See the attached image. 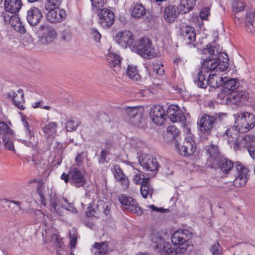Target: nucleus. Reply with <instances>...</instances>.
I'll return each mask as SVG.
<instances>
[{
    "mask_svg": "<svg viewBox=\"0 0 255 255\" xmlns=\"http://www.w3.org/2000/svg\"><path fill=\"white\" fill-rule=\"evenodd\" d=\"M192 233L187 229H180L171 235V241L173 247L169 242H166L164 238L158 233H153L151 235L152 246L163 255H188L192 250L190 239Z\"/></svg>",
    "mask_w": 255,
    "mask_h": 255,
    "instance_id": "1",
    "label": "nucleus"
},
{
    "mask_svg": "<svg viewBox=\"0 0 255 255\" xmlns=\"http://www.w3.org/2000/svg\"><path fill=\"white\" fill-rule=\"evenodd\" d=\"M226 114L215 113L212 115L204 114L198 119L197 125L203 133L209 135L213 129L219 128L222 124Z\"/></svg>",
    "mask_w": 255,
    "mask_h": 255,
    "instance_id": "2",
    "label": "nucleus"
},
{
    "mask_svg": "<svg viewBox=\"0 0 255 255\" xmlns=\"http://www.w3.org/2000/svg\"><path fill=\"white\" fill-rule=\"evenodd\" d=\"M132 51L144 58L150 59L155 56V50L151 40L147 37H143L134 41L131 47Z\"/></svg>",
    "mask_w": 255,
    "mask_h": 255,
    "instance_id": "3",
    "label": "nucleus"
},
{
    "mask_svg": "<svg viewBox=\"0 0 255 255\" xmlns=\"http://www.w3.org/2000/svg\"><path fill=\"white\" fill-rule=\"evenodd\" d=\"M60 178L65 183H69L76 188L84 187L87 183L85 171L78 167H71L67 173L63 172Z\"/></svg>",
    "mask_w": 255,
    "mask_h": 255,
    "instance_id": "4",
    "label": "nucleus"
},
{
    "mask_svg": "<svg viewBox=\"0 0 255 255\" xmlns=\"http://www.w3.org/2000/svg\"><path fill=\"white\" fill-rule=\"evenodd\" d=\"M217 53L218 56L217 58L209 56L204 59L203 61V63L206 64V66H208L211 73L224 72L229 67V62L227 54L226 53H219L218 52Z\"/></svg>",
    "mask_w": 255,
    "mask_h": 255,
    "instance_id": "5",
    "label": "nucleus"
},
{
    "mask_svg": "<svg viewBox=\"0 0 255 255\" xmlns=\"http://www.w3.org/2000/svg\"><path fill=\"white\" fill-rule=\"evenodd\" d=\"M238 122L239 131L246 132L253 128L255 126V116L248 112L242 113L238 115L236 123Z\"/></svg>",
    "mask_w": 255,
    "mask_h": 255,
    "instance_id": "6",
    "label": "nucleus"
},
{
    "mask_svg": "<svg viewBox=\"0 0 255 255\" xmlns=\"http://www.w3.org/2000/svg\"><path fill=\"white\" fill-rule=\"evenodd\" d=\"M175 147L180 154L185 157L192 155L196 149V143L191 136H188L185 139L182 145L178 141L175 143Z\"/></svg>",
    "mask_w": 255,
    "mask_h": 255,
    "instance_id": "7",
    "label": "nucleus"
},
{
    "mask_svg": "<svg viewBox=\"0 0 255 255\" xmlns=\"http://www.w3.org/2000/svg\"><path fill=\"white\" fill-rule=\"evenodd\" d=\"M119 201L128 211L135 214L137 216H140L143 214L142 209L138 206L136 201L132 197L122 194L119 197Z\"/></svg>",
    "mask_w": 255,
    "mask_h": 255,
    "instance_id": "8",
    "label": "nucleus"
},
{
    "mask_svg": "<svg viewBox=\"0 0 255 255\" xmlns=\"http://www.w3.org/2000/svg\"><path fill=\"white\" fill-rule=\"evenodd\" d=\"M39 35L41 43L47 45L51 43L56 39L57 32L51 26L43 24L40 25Z\"/></svg>",
    "mask_w": 255,
    "mask_h": 255,
    "instance_id": "9",
    "label": "nucleus"
},
{
    "mask_svg": "<svg viewBox=\"0 0 255 255\" xmlns=\"http://www.w3.org/2000/svg\"><path fill=\"white\" fill-rule=\"evenodd\" d=\"M235 167L238 175L234 180V185L237 188L243 187L246 185L248 180L249 169L240 162H235Z\"/></svg>",
    "mask_w": 255,
    "mask_h": 255,
    "instance_id": "10",
    "label": "nucleus"
},
{
    "mask_svg": "<svg viewBox=\"0 0 255 255\" xmlns=\"http://www.w3.org/2000/svg\"><path fill=\"white\" fill-rule=\"evenodd\" d=\"M99 17V23L104 28H109L115 21V14L109 9L105 8L99 10L97 12Z\"/></svg>",
    "mask_w": 255,
    "mask_h": 255,
    "instance_id": "11",
    "label": "nucleus"
},
{
    "mask_svg": "<svg viewBox=\"0 0 255 255\" xmlns=\"http://www.w3.org/2000/svg\"><path fill=\"white\" fill-rule=\"evenodd\" d=\"M134 36L129 30H124L119 32L115 37V41L122 47L126 48L128 46L130 48L134 42Z\"/></svg>",
    "mask_w": 255,
    "mask_h": 255,
    "instance_id": "12",
    "label": "nucleus"
},
{
    "mask_svg": "<svg viewBox=\"0 0 255 255\" xmlns=\"http://www.w3.org/2000/svg\"><path fill=\"white\" fill-rule=\"evenodd\" d=\"M149 116L151 121L155 125L161 126L166 120V114L162 106L154 105L150 110Z\"/></svg>",
    "mask_w": 255,
    "mask_h": 255,
    "instance_id": "13",
    "label": "nucleus"
},
{
    "mask_svg": "<svg viewBox=\"0 0 255 255\" xmlns=\"http://www.w3.org/2000/svg\"><path fill=\"white\" fill-rule=\"evenodd\" d=\"M140 164L148 171L156 173L160 165L155 157L150 154H143L139 157Z\"/></svg>",
    "mask_w": 255,
    "mask_h": 255,
    "instance_id": "14",
    "label": "nucleus"
},
{
    "mask_svg": "<svg viewBox=\"0 0 255 255\" xmlns=\"http://www.w3.org/2000/svg\"><path fill=\"white\" fill-rule=\"evenodd\" d=\"M209 69L206 64L202 62L197 75L193 77V81L198 88L206 89L208 86L206 74L211 73Z\"/></svg>",
    "mask_w": 255,
    "mask_h": 255,
    "instance_id": "15",
    "label": "nucleus"
},
{
    "mask_svg": "<svg viewBox=\"0 0 255 255\" xmlns=\"http://www.w3.org/2000/svg\"><path fill=\"white\" fill-rule=\"evenodd\" d=\"M249 99L248 93L240 89V88L234 92L227 96L226 101L235 105L242 104L246 102Z\"/></svg>",
    "mask_w": 255,
    "mask_h": 255,
    "instance_id": "16",
    "label": "nucleus"
},
{
    "mask_svg": "<svg viewBox=\"0 0 255 255\" xmlns=\"http://www.w3.org/2000/svg\"><path fill=\"white\" fill-rule=\"evenodd\" d=\"M7 98L11 99L13 105L19 110L25 109V107L23 106L25 100L22 90L19 89L16 92L13 90L9 92L7 94Z\"/></svg>",
    "mask_w": 255,
    "mask_h": 255,
    "instance_id": "17",
    "label": "nucleus"
},
{
    "mask_svg": "<svg viewBox=\"0 0 255 255\" xmlns=\"http://www.w3.org/2000/svg\"><path fill=\"white\" fill-rule=\"evenodd\" d=\"M43 17L42 13L39 8L32 7L27 11L26 18L28 23L32 26L38 24Z\"/></svg>",
    "mask_w": 255,
    "mask_h": 255,
    "instance_id": "18",
    "label": "nucleus"
},
{
    "mask_svg": "<svg viewBox=\"0 0 255 255\" xmlns=\"http://www.w3.org/2000/svg\"><path fill=\"white\" fill-rule=\"evenodd\" d=\"M46 16L49 22L56 23L63 21L66 18V13L64 9L57 8L48 11Z\"/></svg>",
    "mask_w": 255,
    "mask_h": 255,
    "instance_id": "19",
    "label": "nucleus"
},
{
    "mask_svg": "<svg viewBox=\"0 0 255 255\" xmlns=\"http://www.w3.org/2000/svg\"><path fill=\"white\" fill-rule=\"evenodd\" d=\"M180 34L188 44H194L196 40L195 29L191 26H186L180 29Z\"/></svg>",
    "mask_w": 255,
    "mask_h": 255,
    "instance_id": "20",
    "label": "nucleus"
},
{
    "mask_svg": "<svg viewBox=\"0 0 255 255\" xmlns=\"http://www.w3.org/2000/svg\"><path fill=\"white\" fill-rule=\"evenodd\" d=\"M240 83L238 80L230 78L227 80H223L222 92L225 94V98L230 95L239 88Z\"/></svg>",
    "mask_w": 255,
    "mask_h": 255,
    "instance_id": "21",
    "label": "nucleus"
},
{
    "mask_svg": "<svg viewBox=\"0 0 255 255\" xmlns=\"http://www.w3.org/2000/svg\"><path fill=\"white\" fill-rule=\"evenodd\" d=\"M149 178H145L143 174H136L133 177V180L136 184H140V193L144 198H146L149 192L148 181Z\"/></svg>",
    "mask_w": 255,
    "mask_h": 255,
    "instance_id": "22",
    "label": "nucleus"
},
{
    "mask_svg": "<svg viewBox=\"0 0 255 255\" xmlns=\"http://www.w3.org/2000/svg\"><path fill=\"white\" fill-rule=\"evenodd\" d=\"M180 13H183V12L180 11L179 5L176 6L173 5L167 6L164 11V17L165 20L169 23L174 21L175 19Z\"/></svg>",
    "mask_w": 255,
    "mask_h": 255,
    "instance_id": "23",
    "label": "nucleus"
},
{
    "mask_svg": "<svg viewBox=\"0 0 255 255\" xmlns=\"http://www.w3.org/2000/svg\"><path fill=\"white\" fill-rule=\"evenodd\" d=\"M62 201L67 203L69 205V207L73 208L72 204H69L68 203V200L65 198H59L58 197L56 194H51L49 198V202L50 204L51 209L53 210H56V208L59 205L61 208H64L67 210H70V209H68L65 205L63 204Z\"/></svg>",
    "mask_w": 255,
    "mask_h": 255,
    "instance_id": "24",
    "label": "nucleus"
},
{
    "mask_svg": "<svg viewBox=\"0 0 255 255\" xmlns=\"http://www.w3.org/2000/svg\"><path fill=\"white\" fill-rule=\"evenodd\" d=\"M4 4L6 11L15 14L21 8L22 3L21 0H5Z\"/></svg>",
    "mask_w": 255,
    "mask_h": 255,
    "instance_id": "25",
    "label": "nucleus"
},
{
    "mask_svg": "<svg viewBox=\"0 0 255 255\" xmlns=\"http://www.w3.org/2000/svg\"><path fill=\"white\" fill-rule=\"evenodd\" d=\"M206 151L209 155L210 160L214 163L219 162L220 159L223 156L219 150L218 146L211 144L206 147Z\"/></svg>",
    "mask_w": 255,
    "mask_h": 255,
    "instance_id": "26",
    "label": "nucleus"
},
{
    "mask_svg": "<svg viewBox=\"0 0 255 255\" xmlns=\"http://www.w3.org/2000/svg\"><path fill=\"white\" fill-rule=\"evenodd\" d=\"M146 13V9L141 3H133L131 6V16L135 19H139Z\"/></svg>",
    "mask_w": 255,
    "mask_h": 255,
    "instance_id": "27",
    "label": "nucleus"
},
{
    "mask_svg": "<svg viewBox=\"0 0 255 255\" xmlns=\"http://www.w3.org/2000/svg\"><path fill=\"white\" fill-rule=\"evenodd\" d=\"M208 86L214 89L222 86L223 84V78L222 77L216 76V73H210L207 78Z\"/></svg>",
    "mask_w": 255,
    "mask_h": 255,
    "instance_id": "28",
    "label": "nucleus"
},
{
    "mask_svg": "<svg viewBox=\"0 0 255 255\" xmlns=\"http://www.w3.org/2000/svg\"><path fill=\"white\" fill-rule=\"evenodd\" d=\"M221 170L225 174H227L233 168L234 164L233 162L227 157L222 156L219 160V162H216Z\"/></svg>",
    "mask_w": 255,
    "mask_h": 255,
    "instance_id": "29",
    "label": "nucleus"
},
{
    "mask_svg": "<svg viewBox=\"0 0 255 255\" xmlns=\"http://www.w3.org/2000/svg\"><path fill=\"white\" fill-rule=\"evenodd\" d=\"M197 0H181L179 4L180 11L187 13L193 9Z\"/></svg>",
    "mask_w": 255,
    "mask_h": 255,
    "instance_id": "30",
    "label": "nucleus"
},
{
    "mask_svg": "<svg viewBox=\"0 0 255 255\" xmlns=\"http://www.w3.org/2000/svg\"><path fill=\"white\" fill-rule=\"evenodd\" d=\"M129 122L133 126L140 128H144L146 127L145 120L140 112L130 118Z\"/></svg>",
    "mask_w": 255,
    "mask_h": 255,
    "instance_id": "31",
    "label": "nucleus"
},
{
    "mask_svg": "<svg viewBox=\"0 0 255 255\" xmlns=\"http://www.w3.org/2000/svg\"><path fill=\"white\" fill-rule=\"evenodd\" d=\"M246 25L248 32L255 31V12H250L247 14Z\"/></svg>",
    "mask_w": 255,
    "mask_h": 255,
    "instance_id": "32",
    "label": "nucleus"
},
{
    "mask_svg": "<svg viewBox=\"0 0 255 255\" xmlns=\"http://www.w3.org/2000/svg\"><path fill=\"white\" fill-rule=\"evenodd\" d=\"M57 127V124L56 122H51L44 126L42 128V130L44 133L47 135V137H53L56 134Z\"/></svg>",
    "mask_w": 255,
    "mask_h": 255,
    "instance_id": "33",
    "label": "nucleus"
},
{
    "mask_svg": "<svg viewBox=\"0 0 255 255\" xmlns=\"http://www.w3.org/2000/svg\"><path fill=\"white\" fill-rule=\"evenodd\" d=\"M179 107L177 105H170L167 109L166 114L168 118L173 123L177 122V114Z\"/></svg>",
    "mask_w": 255,
    "mask_h": 255,
    "instance_id": "34",
    "label": "nucleus"
},
{
    "mask_svg": "<svg viewBox=\"0 0 255 255\" xmlns=\"http://www.w3.org/2000/svg\"><path fill=\"white\" fill-rule=\"evenodd\" d=\"M167 135L169 137L171 138L175 143L178 142L179 138L180 131L179 129L174 125L168 126L167 128Z\"/></svg>",
    "mask_w": 255,
    "mask_h": 255,
    "instance_id": "35",
    "label": "nucleus"
},
{
    "mask_svg": "<svg viewBox=\"0 0 255 255\" xmlns=\"http://www.w3.org/2000/svg\"><path fill=\"white\" fill-rule=\"evenodd\" d=\"M107 60L110 66L115 68L114 69L115 71L120 70V64L121 62V58L119 55L113 54L107 59Z\"/></svg>",
    "mask_w": 255,
    "mask_h": 255,
    "instance_id": "36",
    "label": "nucleus"
},
{
    "mask_svg": "<svg viewBox=\"0 0 255 255\" xmlns=\"http://www.w3.org/2000/svg\"><path fill=\"white\" fill-rule=\"evenodd\" d=\"M127 74L128 77L131 80L138 81L140 79V76L138 74L136 67L135 66L128 65Z\"/></svg>",
    "mask_w": 255,
    "mask_h": 255,
    "instance_id": "37",
    "label": "nucleus"
},
{
    "mask_svg": "<svg viewBox=\"0 0 255 255\" xmlns=\"http://www.w3.org/2000/svg\"><path fill=\"white\" fill-rule=\"evenodd\" d=\"M93 248L98 250V255H105L108 250V242L105 241L101 243L96 242L93 246Z\"/></svg>",
    "mask_w": 255,
    "mask_h": 255,
    "instance_id": "38",
    "label": "nucleus"
},
{
    "mask_svg": "<svg viewBox=\"0 0 255 255\" xmlns=\"http://www.w3.org/2000/svg\"><path fill=\"white\" fill-rule=\"evenodd\" d=\"M239 131V127L238 125L236 126H234L228 128L225 132L224 136H226L228 137V140H231V138H236L234 136H237Z\"/></svg>",
    "mask_w": 255,
    "mask_h": 255,
    "instance_id": "39",
    "label": "nucleus"
},
{
    "mask_svg": "<svg viewBox=\"0 0 255 255\" xmlns=\"http://www.w3.org/2000/svg\"><path fill=\"white\" fill-rule=\"evenodd\" d=\"M13 132L8 125L3 121H0V135H2V138H4L7 135H11V132Z\"/></svg>",
    "mask_w": 255,
    "mask_h": 255,
    "instance_id": "40",
    "label": "nucleus"
},
{
    "mask_svg": "<svg viewBox=\"0 0 255 255\" xmlns=\"http://www.w3.org/2000/svg\"><path fill=\"white\" fill-rule=\"evenodd\" d=\"M6 136L7 137H6L5 139L4 137L2 138L4 147L9 150L14 151V146L13 142V139L14 138V134L13 132H11V135H7Z\"/></svg>",
    "mask_w": 255,
    "mask_h": 255,
    "instance_id": "41",
    "label": "nucleus"
},
{
    "mask_svg": "<svg viewBox=\"0 0 255 255\" xmlns=\"http://www.w3.org/2000/svg\"><path fill=\"white\" fill-rule=\"evenodd\" d=\"M61 0H48L45 4V8L48 10L59 8Z\"/></svg>",
    "mask_w": 255,
    "mask_h": 255,
    "instance_id": "42",
    "label": "nucleus"
},
{
    "mask_svg": "<svg viewBox=\"0 0 255 255\" xmlns=\"http://www.w3.org/2000/svg\"><path fill=\"white\" fill-rule=\"evenodd\" d=\"M44 189L45 186L44 184L41 182L39 183L37 186L36 192L40 197L41 204L45 206L46 201L44 194Z\"/></svg>",
    "mask_w": 255,
    "mask_h": 255,
    "instance_id": "43",
    "label": "nucleus"
},
{
    "mask_svg": "<svg viewBox=\"0 0 255 255\" xmlns=\"http://www.w3.org/2000/svg\"><path fill=\"white\" fill-rule=\"evenodd\" d=\"M233 11L235 13L243 11L245 8V3L239 0H234L232 3Z\"/></svg>",
    "mask_w": 255,
    "mask_h": 255,
    "instance_id": "44",
    "label": "nucleus"
},
{
    "mask_svg": "<svg viewBox=\"0 0 255 255\" xmlns=\"http://www.w3.org/2000/svg\"><path fill=\"white\" fill-rule=\"evenodd\" d=\"M92 3V8L97 12L99 10L102 9L105 4V0H90Z\"/></svg>",
    "mask_w": 255,
    "mask_h": 255,
    "instance_id": "45",
    "label": "nucleus"
},
{
    "mask_svg": "<svg viewBox=\"0 0 255 255\" xmlns=\"http://www.w3.org/2000/svg\"><path fill=\"white\" fill-rule=\"evenodd\" d=\"M110 152L106 150H102L100 152L99 157L98 158V162L99 164H104L109 161L110 159L107 158V156L109 154Z\"/></svg>",
    "mask_w": 255,
    "mask_h": 255,
    "instance_id": "46",
    "label": "nucleus"
},
{
    "mask_svg": "<svg viewBox=\"0 0 255 255\" xmlns=\"http://www.w3.org/2000/svg\"><path fill=\"white\" fill-rule=\"evenodd\" d=\"M125 112L129 120L130 118L135 116L136 114L140 113L139 112V108L137 107H127L125 108Z\"/></svg>",
    "mask_w": 255,
    "mask_h": 255,
    "instance_id": "47",
    "label": "nucleus"
},
{
    "mask_svg": "<svg viewBox=\"0 0 255 255\" xmlns=\"http://www.w3.org/2000/svg\"><path fill=\"white\" fill-rule=\"evenodd\" d=\"M210 8L208 6H205L202 8L200 12L199 16L202 20H207L208 17L210 15Z\"/></svg>",
    "mask_w": 255,
    "mask_h": 255,
    "instance_id": "48",
    "label": "nucleus"
},
{
    "mask_svg": "<svg viewBox=\"0 0 255 255\" xmlns=\"http://www.w3.org/2000/svg\"><path fill=\"white\" fill-rule=\"evenodd\" d=\"M79 125L72 120H68L66 123V130L68 131L76 130Z\"/></svg>",
    "mask_w": 255,
    "mask_h": 255,
    "instance_id": "49",
    "label": "nucleus"
},
{
    "mask_svg": "<svg viewBox=\"0 0 255 255\" xmlns=\"http://www.w3.org/2000/svg\"><path fill=\"white\" fill-rule=\"evenodd\" d=\"M116 180L119 182L124 189H128L129 186V181L128 178L125 175L122 177H120Z\"/></svg>",
    "mask_w": 255,
    "mask_h": 255,
    "instance_id": "50",
    "label": "nucleus"
},
{
    "mask_svg": "<svg viewBox=\"0 0 255 255\" xmlns=\"http://www.w3.org/2000/svg\"><path fill=\"white\" fill-rule=\"evenodd\" d=\"M153 73L156 74L157 75H163L164 74V69L162 64L153 65Z\"/></svg>",
    "mask_w": 255,
    "mask_h": 255,
    "instance_id": "51",
    "label": "nucleus"
},
{
    "mask_svg": "<svg viewBox=\"0 0 255 255\" xmlns=\"http://www.w3.org/2000/svg\"><path fill=\"white\" fill-rule=\"evenodd\" d=\"M215 50V47L214 46H212L210 44H208L207 45L206 47L205 48H204L202 50V54H206L207 53H209L211 55L210 56H211L212 58H213V56L214 54Z\"/></svg>",
    "mask_w": 255,
    "mask_h": 255,
    "instance_id": "52",
    "label": "nucleus"
},
{
    "mask_svg": "<svg viewBox=\"0 0 255 255\" xmlns=\"http://www.w3.org/2000/svg\"><path fill=\"white\" fill-rule=\"evenodd\" d=\"M114 175L115 179H118V178L125 176L126 175L120 166L116 164L114 166Z\"/></svg>",
    "mask_w": 255,
    "mask_h": 255,
    "instance_id": "53",
    "label": "nucleus"
},
{
    "mask_svg": "<svg viewBox=\"0 0 255 255\" xmlns=\"http://www.w3.org/2000/svg\"><path fill=\"white\" fill-rule=\"evenodd\" d=\"M72 37V34L70 30L66 29L62 32L61 37L63 40L69 41L71 39Z\"/></svg>",
    "mask_w": 255,
    "mask_h": 255,
    "instance_id": "54",
    "label": "nucleus"
},
{
    "mask_svg": "<svg viewBox=\"0 0 255 255\" xmlns=\"http://www.w3.org/2000/svg\"><path fill=\"white\" fill-rule=\"evenodd\" d=\"M221 247L220 244L218 242H216L213 245H212L210 251L212 253L213 255H219V248Z\"/></svg>",
    "mask_w": 255,
    "mask_h": 255,
    "instance_id": "55",
    "label": "nucleus"
},
{
    "mask_svg": "<svg viewBox=\"0 0 255 255\" xmlns=\"http://www.w3.org/2000/svg\"><path fill=\"white\" fill-rule=\"evenodd\" d=\"M91 34L96 41L99 42L100 41L101 35L97 29L96 28H91Z\"/></svg>",
    "mask_w": 255,
    "mask_h": 255,
    "instance_id": "56",
    "label": "nucleus"
},
{
    "mask_svg": "<svg viewBox=\"0 0 255 255\" xmlns=\"http://www.w3.org/2000/svg\"><path fill=\"white\" fill-rule=\"evenodd\" d=\"M19 22H21V21L18 15L15 14H12V18L9 22L11 27L13 28L16 25H18L17 23L19 24Z\"/></svg>",
    "mask_w": 255,
    "mask_h": 255,
    "instance_id": "57",
    "label": "nucleus"
},
{
    "mask_svg": "<svg viewBox=\"0 0 255 255\" xmlns=\"http://www.w3.org/2000/svg\"><path fill=\"white\" fill-rule=\"evenodd\" d=\"M17 24L18 25H16L15 27L13 28V29L19 33L22 34L25 33L26 32V29L22 22L21 21L19 22V24L17 23Z\"/></svg>",
    "mask_w": 255,
    "mask_h": 255,
    "instance_id": "58",
    "label": "nucleus"
},
{
    "mask_svg": "<svg viewBox=\"0 0 255 255\" xmlns=\"http://www.w3.org/2000/svg\"><path fill=\"white\" fill-rule=\"evenodd\" d=\"M25 134L28 136L29 139H31L32 137H34V132L33 131V128L29 127L25 129Z\"/></svg>",
    "mask_w": 255,
    "mask_h": 255,
    "instance_id": "59",
    "label": "nucleus"
},
{
    "mask_svg": "<svg viewBox=\"0 0 255 255\" xmlns=\"http://www.w3.org/2000/svg\"><path fill=\"white\" fill-rule=\"evenodd\" d=\"M2 203L6 204L8 203H13L15 205H16L18 208L19 210H21V208L20 207L21 202L19 201H14V200H9L7 199H2L0 201Z\"/></svg>",
    "mask_w": 255,
    "mask_h": 255,
    "instance_id": "60",
    "label": "nucleus"
},
{
    "mask_svg": "<svg viewBox=\"0 0 255 255\" xmlns=\"http://www.w3.org/2000/svg\"><path fill=\"white\" fill-rule=\"evenodd\" d=\"M2 203L6 204L8 203H13L15 205H16L18 208L19 210H21V208L20 207L21 202L19 201H14V200H9L7 199H2L0 201Z\"/></svg>",
    "mask_w": 255,
    "mask_h": 255,
    "instance_id": "61",
    "label": "nucleus"
},
{
    "mask_svg": "<svg viewBox=\"0 0 255 255\" xmlns=\"http://www.w3.org/2000/svg\"><path fill=\"white\" fill-rule=\"evenodd\" d=\"M179 121L182 124H185L186 122V118L184 114L181 112L180 110H179L177 114V122Z\"/></svg>",
    "mask_w": 255,
    "mask_h": 255,
    "instance_id": "62",
    "label": "nucleus"
},
{
    "mask_svg": "<svg viewBox=\"0 0 255 255\" xmlns=\"http://www.w3.org/2000/svg\"><path fill=\"white\" fill-rule=\"evenodd\" d=\"M248 151L251 156L255 159V145L250 144L248 145Z\"/></svg>",
    "mask_w": 255,
    "mask_h": 255,
    "instance_id": "63",
    "label": "nucleus"
},
{
    "mask_svg": "<svg viewBox=\"0 0 255 255\" xmlns=\"http://www.w3.org/2000/svg\"><path fill=\"white\" fill-rule=\"evenodd\" d=\"M8 11H6V12H2V16L3 17V19L5 22H9L10 21L12 18V14H9L7 13Z\"/></svg>",
    "mask_w": 255,
    "mask_h": 255,
    "instance_id": "64",
    "label": "nucleus"
}]
</instances>
